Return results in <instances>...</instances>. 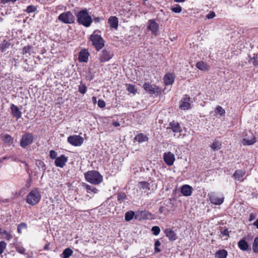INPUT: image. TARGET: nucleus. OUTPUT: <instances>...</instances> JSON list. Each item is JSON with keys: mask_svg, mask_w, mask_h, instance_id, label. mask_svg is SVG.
Masks as SVG:
<instances>
[{"mask_svg": "<svg viewBox=\"0 0 258 258\" xmlns=\"http://www.w3.org/2000/svg\"><path fill=\"white\" fill-rule=\"evenodd\" d=\"M84 186L87 189L88 192H93L94 193H96L97 191V189L94 186H90L87 184H85Z\"/></svg>", "mask_w": 258, "mask_h": 258, "instance_id": "473e14b6", "label": "nucleus"}, {"mask_svg": "<svg viewBox=\"0 0 258 258\" xmlns=\"http://www.w3.org/2000/svg\"><path fill=\"white\" fill-rule=\"evenodd\" d=\"M180 191L183 196L187 197L191 195L192 188L188 185L185 184L181 186Z\"/></svg>", "mask_w": 258, "mask_h": 258, "instance_id": "2eb2a0df", "label": "nucleus"}, {"mask_svg": "<svg viewBox=\"0 0 258 258\" xmlns=\"http://www.w3.org/2000/svg\"><path fill=\"white\" fill-rule=\"evenodd\" d=\"M98 105L99 107L103 108L105 107L106 103L103 100L99 99L98 101Z\"/></svg>", "mask_w": 258, "mask_h": 258, "instance_id": "de8ad7c7", "label": "nucleus"}, {"mask_svg": "<svg viewBox=\"0 0 258 258\" xmlns=\"http://www.w3.org/2000/svg\"><path fill=\"white\" fill-rule=\"evenodd\" d=\"M49 243H47L46 244L44 247V249L45 250H48L49 249Z\"/></svg>", "mask_w": 258, "mask_h": 258, "instance_id": "69168bd1", "label": "nucleus"}, {"mask_svg": "<svg viewBox=\"0 0 258 258\" xmlns=\"http://www.w3.org/2000/svg\"><path fill=\"white\" fill-rule=\"evenodd\" d=\"M253 225L258 229V219L253 223Z\"/></svg>", "mask_w": 258, "mask_h": 258, "instance_id": "0e129e2a", "label": "nucleus"}, {"mask_svg": "<svg viewBox=\"0 0 258 258\" xmlns=\"http://www.w3.org/2000/svg\"><path fill=\"white\" fill-rule=\"evenodd\" d=\"M209 196L211 202L215 205H220L223 203L224 198L223 197L219 198L214 193H211Z\"/></svg>", "mask_w": 258, "mask_h": 258, "instance_id": "f8f14e48", "label": "nucleus"}, {"mask_svg": "<svg viewBox=\"0 0 258 258\" xmlns=\"http://www.w3.org/2000/svg\"><path fill=\"white\" fill-rule=\"evenodd\" d=\"M77 17L78 23L87 27H89L92 22V18L86 10L80 11Z\"/></svg>", "mask_w": 258, "mask_h": 258, "instance_id": "f257e3e1", "label": "nucleus"}, {"mask_svg": "<svg viewBox=\"0 0 258 258\" xmlns=\"http://www.w3.org/2000/svg\"><path fill=\"white\" fill-rule=\"evenodd\" d=\"M85 177L87 181L94 184H98L102 180V177L99 173L94 170L86 172Z\"/></svg>", "mask_w": 258, "mask_h": 258, "instance_id": "f03ea898", "label": "nucleus"}, {"mask_svg": "<svg viewBox=\"0 0 258 258\" xmlns=\"http://www.w3.org/2000/svg\"><path fill=\"white\" fill-rule=\"evenodd\" d=\"M18 251L19 252H20V253H24L25 251V250L24 248L23 247H21V248H19L18 249H17Z\"/></svg>", "mask_w": 258, "mask_h": 258, "instance_id": "6e6d98bb", "label": "nucleus"}, {"mask_svg": "<svg viewBox=\"0 0 258 258\" xmlns=\"http://www.w3.org/2000/svg\"><path fill=\"white\" fill-rule=\"evenodd\" d=\"M135 139L139 142H143L148 140V138L146 136L142 134H139L135 137Z\"/></svg>", "mask_w": 258, "mask_h": 258, "instance_id": "c85d7f7f", "label": "nucleus"}, {"mask_svg": "<svg viewBox=\"0 0 258 258\" xmlns=\"http://www.w3.org/2000/svg\"><path fill=\"white\" fill-rule=\"evenodd\" d=\"M189 98L185 97L182 99L180 103V108L181 109L186 110L189 108L190 103H189Z\"/></svg>", "mask_w": 258, "mask_h": 258, "instance_id": "6ab92c4d", "label": "nucleus"}, {"mask_svg": "<svg viewBox=\"0 0 258 258\" xmlns=\"http://www.w3.org/2000/svg\"><path fill=\"white\" fill-rule=\"evenodd\" d=\"M27 228V225L25 223H21L18 225L17 231L19 233H22L23 230H26Z\"/></svg>", "mask_w": 258, "mask_h": 258, "instance_id": "c756f323", "label": "nucleus"}, {"mask_svg": "<svg viewBox=\"0 0 258 258\" xmlns=\"http://www.w3.org/2000/svg\"><path fill=\"white\" fill-rule=\"evenodd\" d=\"M8 158L7 157H3L2 159H1L2 160V161L3 160H6Z\"/></svg>", "mask_w": 258, "mask_h": 258, "instance_id": "774afa93", "label": "nucleus"}, {"mask_svg": "<svg viewBox=\"0 0 258 258\" xmlns=\"http://www.w3.org/2000/svg\"><path fill=\"white\" fill-rule=\"evenodd\" d=\"M89 54L88 52L84 49L82 50L80 52L79 56V61L81 62H87L88 60V57H89Z\"/></svg>", "mask_w": 258, "mask_h": 258, "instance_id": "a211bd4d", "label": "nucleus"}, {"mask_svg": "<svg viewBox=\"0 0 258 258\" xmlns=\"http://www.w3.org/2000/svg\"><path fill=\"white\" fill-rule=\"evenodd\" d=\"M36 10L35 7L33 6H29L27 8L26 12L28 13L34 12Z\"/></svg>", "mask_w": 258, "mask_h": 258, "instance_id": "49530a36", "label": "nucleus"}, {"mask_svg": "<svg viewBox=\"0 0 258 258\" xmlns=\"http://www.w3.org/2000/svg\"><path fill=\"white\" fill-rule=\"evenodd\" d=\"M249 61L254 66H258V56L257 55H254L253 57L250 58Z\"/></svg>", "mask_w": 258, "mask_h": 258, "instance_id": "4c0bfd02", "label": "nucleus"}, {"mask_svg": "<svg viewBox=\"0 0 258 258\" xmlns=\"http://www.w3.org/2000/svg\"><path fill=\"white\" fill-rule=\"evenodd\" d=\"M221 144L218 141H215L211 145V148L214 150H218L220 149Z\"/></svg>", "mask_w": 258, "mask_h": 258, "instance_id": "c9c22d12", "label": "nucleus"}, {"mask_svg": "<svg viewBox=\"0 0 258 258\" xmlns=\"http://www.w3.org/2000/svg\"><path fill=\"white\" fill-rule=\"evenodd\" d=\"M256 216L252 213H251L249 215V220L252 221L255 219Z\"/></svg>", "mask_w": 258, "mask_h": 258, "instance_id": "864d4df0", "label": "nucleus"}, {"mask_svg": "<svg viewBox=\"0 0 258 258\" xmlns=\"http://www.w3.org/2000/svg\"><path fill=\"white\" fill-rule=\"evenodd\" d=\"M135 215V213L133 211L127 212L125 214V220L126 221H130L131 220Z\"/></svg>", "mask_w": 258, "mask_h": 258, "instance_id": "2f4dec72", "label": "nucleus"}, {"mask_svg": "<svg viewBox=\"0 0 258 258\" xmlns=\"http://www.w3.org/2000/svg\"><path fill=\"white\" fill-rule=\"evenodd\" d=\"M39 166H42V167H45L44 163L43 162H41L40 161H38ZM45 168H44L43 170L45 171Z\"/></svg>", "mask_w": 258, "mask_h": 258, "instance_id": "13d9d810", "label": "nucleus"}, {"mask_svg": "<svg viewBox=\"0 0 258 258\" xmlns=\"http://www.w3.org/2000/svg\"><path fill=\"white\" fill-rule=\"evenodd\" d=\"M256 142V138L254 136H252L250 139L244 138L242 140V144L243 145H253Z\"/></svg>", "mask_w": 258, "mask_h": 258, "instance_id": "b1692460", "label": "nucleus"}, {"mask_svg": "<svg viewBox=\"0 0 258 258\" xmlns=\"http://www.w3.org/2000/svg\"><path fill=\"white\" fill-rule=\"evenodd\" d=\"M3 141L6 143H10L13 142V138L9 135H5L3 137Z\"/></svg>", "mask_w": 258, "mask_h": 258, "instance_id": "e433bc0d", "label": "nucleus"}, {"mask_svg": "<svg viewBox=\"0 0 258 258\" xmlns=\"http://www.w3.org/2000/svg\"><path fill=\"white\" fill-rule=\"evenodd\" d=\"M139 187L143 189L149 190V184L146 181H141L139 183Z\"/></svg>", "mask_w": 258, "mask_h": 258, "instance_id": "7c9ffc66", "label": "nucleus"}, {"mask_svg": "<svg viewBox=\"0 0 258 258\" xmlns=\"http://www.w3.org/2000/svg\"><path fill=\"white\" fill-rule=\"evenodd\" d=\"M227 256V252L225 249L219 250L215 253L216 257L218 258H226Z\"/></svg>", "mask_w": 258, "mask_h": 258, "instance_id": "a878e982", "label": "nucleus"}, {"mask_svg": "<svg viewBox=\"0 0 258 258\" xmlns=\"http://www.w3.org/2000/svg\"><path fill=\"white\" fill-rule=\"evenodd\" d=\"M215 13L214 12H210V13L206 16V18L208 19H212L215 17Z\"/></svg>", "mask_w": 258, "mask_h": 258, "instance_id": "603ef678", "label": "nucleus"}, {"mask_svg": "<svg viewBox=\"0 0 258 258\" xmlns=\"http://www.w3.org/2000/svg\"><path fill=\"white\" fill-rule=\"evenodd\" d=\"M164 233L165 235L170 241H174L175 240L177 237L175 232L173 231L171 228H166Z\"/></svg>", "mask_w": 258, "mask_h": 258, "instance_id": "4468645a", "label": "nucleus"}, {"mask_svg": "<svg viewBox=\"0 0 258 258\" xmlns=\"http://www.w3.org/2000/svg\"><path fill=\"white\" fill-rule=\"evenodd\" d=\"M127 90L133 94H136L137 90L135 88V86L131 84L127 85Z\"/></svg>", "mask_w": 258, "mask_h": 258, "instance_id": "58836bf2", "label": "nucleus"}, {"mask_svg": "<svg viewBox=\"0 0 258 258\" xmlns=\"http://www.w3.org/2000/svg\"><path fill=\"white\" fill-rule=\"evenodd\" d=\"M101 19H102L101 18L96 17L94 19V20L95 22L97 23L99 22Z\"/></svg>", "mask_w": 258, "mask_h": 258, "instance_id": "052dcab7", "label": "nucleus"}, {"mask_svg": "<svg viewBox=\"0 0 258 258\" xmlns=\"http://www.w3.org/2000/svg\"><path fill=\"white\" fill-rule=\"evenodd\" d=\"M238 245L242 250H246L248 247L247 242L244 239L240 240L238 243Z\"/></svg>", "mask_w": 258, "mask_h": 258, "instance_id": "393cba45", "label": "nucleus"}, {"mask_svg": "<svg viewBox=\"0 0 258 258\" xmlns=\"http://www.w3.org/2000/svg\"><path fill=\"white\" fill-rule=\"evenodd\" d=\"M228 230L226 229H225L223 232H222V234H223L224 235H227L228 234Z\"/></svg>", "mask_w": 258, "mask_h": 258, "instance_id": "680f3d73", "label": "nucleus"}, {"mask_svg": "<svg viewBox=\"0 0 258 258\" xmlns=\"http://www.w3.org/2000/svg\"><path fill=\"white\" fill-rule=\"evenodd\" d=\"M41 196L37 188L32 190L27 195L26 202L29 204L34 206L40 201Z\"/></svg>", "mask_w": 258, "mask_h": 258, "instance_id": "7ed1b4c3", "label": "nucleus"}, {"mask_svg": "<svg viewBox=\"0 0 258 258\" xmlns=\"http://www.w3.org/2000/svg\"><path fill=\"white\" fill-rule=\"evenodd\" d=\"M143 88L150 94L158 95L161 94L162 91L159 87L155 85H152L148 83H145L143 85Z\"/></svg>", "mask_w": 258, "mask_h": 258, "instance_id": "423d86ee", "label": "nucleus"}, {"mask_svg": "<svg viewBox=\"0 0 258 258\" xmlns=\"http://www.w3.org/2000/svg\"><path fill=\"white\" fill-rule=\"evenodd\" d=\"M164 161L168 166H171L173 164L175 161L174 155L170 152H165L163 156Z\"/></svg>", "mask_w": 258, "mask_h": 258, "instance_id": "9d476101", "label": "nucleus"}, {"mask_svg": "<svg viewBox=\"0 0 258 258\" xmlns=\"http://www.w3.org/2000/svg\"><path fill=\"white\" fill-rule=\"evenodd\" d=\"M10 43L7 41L6 40H4L3 42L0 45V48L2 52L6 51L10 46Z\"/></svg>", "mask_w": 258, "mask_h": 258, "instance_id": "bb28decb", "label": "nucleus"}, {"mask_svg": "<svg viewBox=\"0 0 258 258\" xmlns=\"http://www.w3.org/2000/svg\"><path fill=\"white\" fill-rule=\"evenodd\" d=\"M6 245L7 244L5 241H2L0 242V255L2 254L4 252L5 249L6 247Z\"/></svg>", "mask_w": 258, "mask_h": 258, "instance_id": "c03bdc74", "label": "nucleus"}, {"mask_svg": "<svg viewBox=\"0 0 258 258\" xmlns=\"http://www.w3.org/2000/svg\"><path fill=\"white\" fill-rule=\"evenodd\" d=\"M56 156H57V153L54 151V150H51L50 151V157L51 158V159H55L56 158Z\"/></svg>", "mask_w": 258, "mask_h": 258, "instance_id": "8fccbe9b", "label": "nucleus"}, {"mask_svg": "<svg viewBox=\"0 0 258 258\" xmlns=\"http://www.w3.org/2000/svg\"><path fill=\"white\" fill-rule=\"evenodd\" d=\"M196 67L198 69L203 71H208L209 68V66L203 61H199L197 62Z\"/></svg>", "mask_w": 258, "mask_h": 258, "instance_id": "5701e85b", "label": "nucleus"}, {"mask_svg": "<svg viewBox=\"0 0 258 258\" xmlns=\"http://www.w3.org/2000/svg\"><path fill=\"white\" fill-rule=\"evenodd\" d=\"M215 112L216 114H219L221 116H223L225 113V110L220 106H218L215 110Z\"/></svg>", "mask_w": 258, "mask_h": 258, "instance_id": "72a5a7b5", "label": "nucleus"}, {"mask_svg": "<svg viewBox=\"0 0 258 258\" xmlns=\"http://www.w3.org/2000/svg\"><path fill=\"white\" fill-rule=\"evenodd\" d=\"M73 251L70 248L65 249L62 253V257L63 258H69L71 255H72Z\"/></svg>", "mask_w": 258, "mask_h": 258, "instance_id": "cd10ccee", "label": "nucleus"}, {"mask_svg": "<svg viewBox=\"0 0 258 258\" xmlns=\"http://www.w3.org/2000/svg\"><path fill=\"white\" fill-rule=\"evenodd\" d=\"M125 195L123 193L118 195L117 199L118 201H123L125 198Z\"/></svg>", "mask_w": 258, "mask_h": 258, "instance_id": "3c124183", "label": "nucleus"}, {"mask_svg": "<svg viewBox=\"0 0 258 258\" xmlns=\"http://www.w3.org/2000/svg\"><path fill=\"white\" fill-rule=\"evenodd\" d=\"M152 231L155 235H158L160 232V229L158 226H155L152 228Z\"/></svg>", "mask_w": 258, "mask_h": 258, "instance_id": "37998d69", "label": "nucleus"}, {"mask_svg": "<svg viewBox=\"0 0 258 258\" xmlns=\"http://www.w3.org/2000/svg\"><path fill=\"white\" fill-rule=\"evenodd\" d=\"M3 233L6 235V238L8 240H10L12 237L10 233L6 230H4L3 232Z\"/></svg>", "mask_w": 258, "mask_h": 258, "instance_id": "09e8293b", "label": "nucleus"}, {"mask_svg": "<svg viewBox=\"0 0 258 258\" xmlns=\"http://www.w3.org/2000/svg\"><path fill=\"white\" fill-rule=\"evenodd\" d=\"M58 19L63 23L71 24L74 22L75 17L71 12L68 11L60 14Z\"/></svg>", "mask_w": 258, "mask_h": 258, "instance_id": "39448f33", "label": "nucleus"}, {"mask_svg": "<svg viewBox=\"0 0 258 258\" xmlns=\"http://www.w3.org/2000/svg\"><path fill=\"white\" fill-rule=\"evenodd\" d=\"M31 179H29L27 180L26 181V186L28 188L30 187V184H31Z\"/></svg>", "mask_w": 258, "mask_h": 258, "instance_id": "4d7b16f0", "label": "nucleus"}, {"mask_svg": "<svg viewBox=\"0 0 258 258\" xmlns=\"http://www.w3.org/2000/svg\"><path fill=\"white\" fill-rule=\"evenodd\" d=\"M87 90V88L85 85H81L79 87V91L82 94H84L86 93Z\"/></svg>", "mask_w": 258, "mask_h": 258, "instance_id": "a18cd8bd", "label": "nucleus"}, {"mask_svg": "<svg viewBox=\"0 0 258 258\" xmlns=\"http://www.w3.org/2000/svg\"><path fill=\"white\" fill-rule=\"evenodd\" d=\"M252 249L255 253H258V236L256 237L252 244Z\"/></svg>", "mask_w": 258, "mask_h": 258, "instance_id": "f704fd0d", "label": "nucleus"}, {"mask_svg": "<svg viewBox=\"0 0 258 258\" xmlns=\"http://www.w3.org/2000/svg\"><path fill=\"white\" fill-rule=\"evenodd\" d=\"M161 245V242L159 240H157L155 243V252L158 253L161 251V249L159 247Z\"/></svg>", "mask_w": 258, "mask_h": 258, "instance_id": "a19ab883", "label": "nucleus"}, {"mask_svg": "<svg viewBox=\"0 0 258 258\" xmlns=\"http://www.w3.org/2000/svg\"><path fill=\"white\" fill-rule=\"evenodd\" d=\"M67 158L64 155H62L56 158L55 161V165L57 167L62 168L65 165L66 163L67 162Z\"/></svg>", "mask_w": 258, "mask_h": 258, "instance_id": "ddd939ff", "label": "nucleus"}, {"mask_svg": "<svg viewBox=\"0 0 258 258\" xmlns=\"http://www.w3.org/2000/svg\"><path fill=\"white\" fill-rule=\"evenodd\" d=\"M171 10L172 12L175 13H179L181 12L182 8L179 5H176L175 6L171 8Z\"/></svg>", "mask_w": 258, "mask_h": 258, "instance_id": "ea45409f", "label": "nucleus"}, {"mask_svg": "<svg viewBox=\"0 0 258 258\" xmlns=\"http://www.w3.org/2000/svg\"><path fill=\"white\" fill-rule=\"evenodd\" d=\"M185 0H174L175 2L177 3H182L184 2Z\"/></svg>", "mask_w": 258, "mask_h": 258, "instance_id": "338daca9", "label": "nucleus"}, {"mask_svg": "<svg viewBox=\"0 0 258 258\" xmlns=\"http://www.w3.org/2000/svg\"><path fill=\"white\" fill-rule=\"evenodd\" d=\"M83 141L84 139L80 136L74 135L68 138V142L74 146H81L83 144Z\"/></svg>", "mask_w": 258, "mask_h": 258, "instance_id": "0eeeda50", "label": "nucleus"}, {"mask_svg": "<svg viewBox=\"0 0 258 258\" xmlns=\"http://www.w3.org/2000/svg\"><path fill=\"white\" fill-rule=\"evenodd\" d=\"M32 48V46L30 45H27L24 46L22 49V54H25L29 53Z\"/></svg>", "mask_w": 258, "mask_h": 258, "instance_id": "79ce46f5", "label": "nucleus"}, {"mask_svg": "<svg viewBox=\"0 0 258 258\" xmlns=\"http://www.w3.org/2000/svg\"><path fill=\"white\" fill-rule=\"evenodd\" d=\"M33 140V136L30 134H26L23 136L20 145L22 147H26L27 146L31 144Z\"/></svg>", "mask_w": 258, "mask_h": 258, "instance_id": "1a4fd4ad", "label": "nucleus"}, {"mask_svg": "<svg viewBox=\"0 0 258 258\" xmlns=\"http://www.w3.org/2000/svg\"><path fill=\"white\" fill-rule=\"evenodd\" d=\"M245 174V171L244 170H237L235 171L233 176L235 180L241 182L243 181V179L242 178Z\"/></svg>", "mask_w": 258, "mask_h": 258, "instance_id": "f3484780", "label": "nucleus"}, {"mask_svg": "<svg viewBox=\"0 0 258 258\" xmlns=\"http://www.w3.org/2000/svg\"><path fill=\"white\" fill-rule=\"evenodd\" d=\"M17 0H2V3H3V4L8 3L10 2L14 3Z\"/></svg>", "mask_w": 258, "mask_h": 258, "instance_id": "5fc2aeb1", "label": "nucleus"}, {"mask_svg": "<svg viewBox=\"0 0 258 258\" xmlns=\"http://www.w3.org/2000/svg\"><path fill=\"white\" fill-rule=\"evenodd\" d=\"M170 128L173 132L180 133L181 132V128L179 123L177 122L172 121L170 123Z\"/></svg>", "mask_w": 258, "mask_h": 258, "instance_id": "412c9836", "label": "nucleus"}, {"mask_svg": "<svg viewBox=\"0 0 258 258\" xmlns=\"http://www.w3.org/2000/svg\"><path fill=\"white\" fill-rule=\"evenodd\" d=\"M147 29L153 34L156 35L158 30L159 25L153 19L149 20L148 22Z\"/></svg>", "mask_w": 258, "mask_h": 258, "instance_id": "9b49d317", "label": "nucleus"}, {"mask_svg": "<svg viewBox=\"0 0 258 258\" xmlns=\"http://www.w3.org/2000/svg\"><path fill=\"white\" fill-rule=\"evenodd\" d=\"M113 125L115 127H117L120 125V123L117 121H114L113 122Z\"/></svg>", "mask_w": 258, "mask_h": 258, "instance_id": "bf43d9fd", "label": "nucleus"}, {"mask_svg": "<svg viewBox=\"0 0 258 258\" xmlns=\"http://www.w3.org/2000/svg\"><path fill=\"white\" fill-rule=\"evenodd\" d=\"M90 40L97 51L100 50L104 46L103 39L100 35L95 34V31L91 35Z\"/></svg>", "mask_w": 258, "mask_h": 258, "instance_id": "20e7f679", "label": "nucleus"}, {"mask_svg": "<svg viewBox=\"0 0 258 258\" xmlns=\"http://www.w3.org/2000/svg\"><path fill=\"white\" fill-rule=\"evenodd\" d=\"M92 101L94 104H96L97 103V98L96 97H92Z\"/></svg>", "mask_w": 258, "mask_h": 258, "instance_id": "e2e57ef3", "label": "nucleus"}, {"mask_svg": "<svg viewBox=\"0 0 258 258\" xmlns=\"http://www.w3.org/2000/svg\"><path fill=\"white\" fill-rule=\"evenodd\" d=\"M11 110L12 114L17 119H19L21 117L22 112L16 105L12 104L11 106Z\"/></svg>", "mask_w": 258, "mask_h": 258, "instance_id": "dca6fc26", "label": "nucleus"}, {"mask_svg": "<svg viewBox=\"0 0 258 258\" xmlns=\"http://www.w3.org/2000/svg\"><path fill=\"white\" fill-rule=\"evenodd\" d=\"M174 77L172 74H166L164 78V82L166 85H172L174 82Z\"/></svg>", "mask_w": 258, "mask_h": 258, "instance_id": "aec40b11", "label": "nucleus"}, {"mask_svg": "<svg viewBox=\"0 0 258 258\" xmlns=\"http://www.w3.org/2000/svg\"><path fill=\"white\" fill-rule=\"evenodd\" d=\"M110 27L116 29L118 27V19L116 17H111L108 21Z\"/></svg>", "mask_w": 258, "mask_h": 258, "instance_id": "4be33fe9", "label": "nucleus"}, {"mask_svg": "<svg viewBox=\"0 0 258 258\" xmlns=\"http://www.w3.org/2000/svg\"><path fill=\"white\" fill-rule=\"evenodd\" d=\"M113 56V53L106 49H103L99 54V59L101 62L109 60Z\"/></svg>", "mask_w": 258, "mask_h": 258, "instance_id": "6e6552de", "label": "nucleus"}]
</instances>
